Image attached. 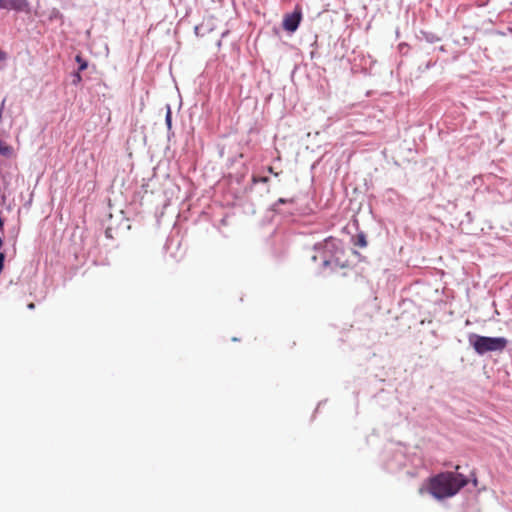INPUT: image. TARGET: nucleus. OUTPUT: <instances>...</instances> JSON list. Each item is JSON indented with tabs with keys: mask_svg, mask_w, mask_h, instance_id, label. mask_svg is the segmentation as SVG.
I'll return each instance as SVG.
<instances>
[{
	"mask_svg": "<svg viewBox=\"0 0 512 512\" xmlns=\"http://www.w3.org/2000/svg\"><path fill=\"white\" fill-rule=\"evenodd\" d=\"M468 484L461 473L442 472L429 479L428 490L437 499L451 497Z\"/></svg>",
	"mask_w": 512,
	"mask_h": 512,
	"instance_id": "obj_1",
	"label": "nucleus"
},
{
	"mask_svg": "<svg viewBox=\"0 0 512 512\" xmlns=\"http://www.w3.org/2000/svg\"><path fill=\"white\" fill-rule=\"evenodd\" d=\"M469 342L480 355L487 352L503 351L507 346V339L504 337H486L476 334L470 335Z\"/></svg>",
	"mask_w": 512,
	"mask_h": 512,
	"instance_id": "obj_2",
	"label": "nucleus"
},
{
	"mask_svg": "<svg viewBox=\"0 0 512 512\" xmlns=\"http://www.w3.org/2000/svg\"><path fill=\"white\" fill-rule=\"evenodd\" d=\"M322 255L323 263L325 266H344V263L342 262L344 250L341 246V243L335 238H328L324 241Z\"/></svg>",
	"mask_w": 512,
	"mask_h": 512,
	"instance_id": "obj_3",
	"label": "nucleus"
},
{
	"mask_svg": "<svg viewBox=\"0 0 512 512\" xmlns=\"http://www.w3.org/2000/svg\"><path fill=\"white\" fill-rule=\"evenodd\" d=\"M301 12L295 11L294 13L285 15L283 19V28L286 31L294 32L297 30L301 21Z\"/></svg>",
	"mask_w": 512,
	"mask_h": 512,
	"instance_id": "obj_4",
	"label": "nucleus"
},
{
	"mask_svg": "<svg viewBox=\"0 0 512 512\" xmlns=\"http://www.w3.org/2000/svg\"><path fill=\"white\" fill-rule=\"evenodd\" d=\"M27 0H0V8L16 11H24L28 9Z\"/></svg>",
	"mask_w": 512,
	"mask_h": 512,
	"instance_id": "obj_5",
	"label": "nucleus"
},
{
	"mask_svg": "<svg viewBox=\"0 0 512 512\" xmlns=\"http://www.w3.org/2000/svg\"><path fill=\"white\" fill-rule=\"evenodd\" d=\"M0 154L5 157H11L13 155V148L1 139H0Z\"/></svg>",
	"mask_w": 512,
	"mask_h": 512,
	"instance_id": "obj_6",
	"label": "nucleus"
},
{
	"mask_svg": "<svg viewBox=\"0 0 512 512\" xmlns=\"http://www.w3.org/2000/svg\"><path fill=\"white\" fill-rule=\"evenodd\" d=\"M354 245L360 248H365L367 246L366 235L363 232H360L355 236Z\"/></svg>",
	"mask_w": 512,
	"mask_h": 512,
	"instance_id": "obj_7",
	"label": "nucleus"
},
{
	"mask_svg": "<svg viewBox=\"0 0 512 512\" xmlns=\"http://www.w3.org/2000/svg\"><path fill=\"white\" fill-rule=\"evenodd\" d=\"M75 60L79 63V71H83L88 67V63L81 55H76Z\"/></svg>",
	"mask_w": 512,
	"mask_h": 512,
	"instance_id": "obj_8",
	"label": "nucleus"
},
{
	"mask_svg": "<svg viewBox=\"0 0 512 512\" xmlns=\"http://www.w3.org/2000/svg\"><path fill=\"white\" fill-rule=\"evenodd\" d=\"M80 72L81 71H78V72L74 73V75H73L72 83L74 85H78L82 81V76H81Z\"/></svg>",
	"mask_w": 512,
	"mask_h": 512,
	"instance_id": "obj_9",
	"label": "nucleus"
},
{
	"mask_svg": "<svg viewBox=\"0 0 512 512\" xmlns=\"http://www.w3.org/2000/svg\"><path fill=\"white\" fill-rule=\"evenodd\" d=\"M4 260H5L4 253H0V273L2 272L3 267H4Z\"/></svg>",
	"mask_w": 512,
	"mask_h": 512,
	"instance_id": "obj_10",
	"label": "nucleus"
},
{
	"mask_svg": "<svg viewBox=\"0 0 512 512\" xmlns=\"http://www.w3.org/2000/svg\"><path fill=\"white\" fill-rule=\"evenodd\" d=\"M253 181L254 182H264V183H266V182H268V178L267 177H259V178H257V177L254 176L253 177Z\"/></svg>",
	"mask_w": 512,
	"mask_h": 512,
	"instance_id": "obj_11",
	"label": "nucleus"
},
{
	"mask_svg": "<svg viewBox=\"0 0 512 512\" xmlns=\"http://www.w3.org/2000/svg\"><path fill=\"white\" fill-rule=\"evenodd\" d=\"M166 122L170 126V124H171V112H170V110H168V112H167Z\"/></svg>",
	"mask_w": 512,
	"mask_h": 512,
	"instance_id": "obj_12",
	"label": "nucleus"
},
{
	"mask_svg": "<svg viewBox=\"0 0 512 512\" xmlns=\"http://www.w3.org/2000/svg\"><path fill=\"white\" fill-rule=\"evenodd\" d=\"M4 105H5V100H3L0 105V122L2 121V113H3Z\"/></svg>",
	"mask_w": 512,
	"mask_h": 512,
	"instance_id": "obj_13",
	"label": "nucleus"
},
{
	"mask_svg": "<svg viewBox=\"0 0 512 512\" xmlns=\"http://www.w3.org/2000/svg\"><path fill=\"white\" fill-rule=\"evenodd\" d=\"M6 57H7V56H6V53H5V52H3V51H0V61L5 60V59H6Z\"/></svg>",
	"mask_w": 512,
	"mask_h": 512,
	"instance_id": "obj_14",
	"label": "nucleus"
},
{
	"mask_svg": "<svg viewBox=\"0 0 512 512\" xmlns=\"http://www.w3.org/2000/svg\"><path fill=\"white\" fill-rule=\"evenodd\" d=\"M268 172L271 173V174H274L275 176H277L278 174L274 172L273 168L271 166L268 167Z\"/></svg>",
	"mask_w": 512,
	"mask_h": 512,
	"instance_id": "obj_15",
	"label": "nucleus"
},
{
	"mask_svg": "<svg viewBox=\"0 0 512 512\" xmlns=\"http://www.w3.org/2000/svg\"><path fill=\"white\" fill-rule=\"evenodd\" d=\"M28 308H29V309H34V308H35V304H34V303H30V304H28Z\"/></svg>",
	"mask_w": 512,
	"mask_h": 512,
	"instance_id": "obj_16",
	"label": "nucleus"
},
{
	"mask_svg": "<svg viewBox=\"0 0 512 512\" xmlns=\"http://www.w3.org/2000/svg\"><path fill=\"white\" fill-rule=\"evenodd\" d=\"M2 228H3V220H2V218L0 217V229H2Z\"/></svg>",
	"mask_w": 512,
	"mask_h": 512,
	"instance_id": "obj_17",
	"label": "nucleus"
}]
</instances>
